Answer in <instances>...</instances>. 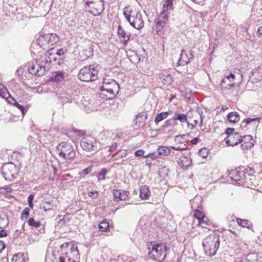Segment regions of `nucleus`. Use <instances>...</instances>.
I'll list each match as a JSON object with an SVG mask.
<instances>
[{"instance_id": "36", "label": "nucleus", "mask_w": 262, "mask_h": 262, "mask_svg": "<svg viewBox=\"0 0 262 262\" xmlns=\"http://www.w3.org/2000/svg\"><path fill=\"white\" fill-rule=\"evenodd\" d=\"M94 51V46L90 44L88 47L83 51L84 54L86 58H89L93 56Z\"/></svg>"}, {"instance_id": "26", "label": "nucleus", "mask_w": 262, "mask_h": 262, "mask_svg": "<svg viewBox=\"0 0 262 262\" xmlns=\"http://www.w3.org/2000/svg\"><path fill=\"white\" fill-rule=\"evenodd\" d=\"M227 119L230 122L235 123L239 120L240 117L237 112H232L228 114Z\"/></svg>"}, {"instance_id": "35", "label": "nucleus", "mask_w": 262, "mask_h": 262, "mask_svg": "<svg viewBox=\"0 0 262 262\" xmlns=\"http://www.w3.org/2000/svg\"><path fill=\"white\" fill-rule=\"evenodd\" d=\"M194 216L195 219V220L193 221V224H195V223L197 222V221H201L203 218H206L204 214L199 210H196L195 211Z\"/></svg>"}, {"instance_id": "17", "label": "nucleus", "mask_w": 262, "mask_h": 262, "mask_svg": "<svg viewBox=\"0 0 262 262\" xmlns=\"http://www.w3.org/2000/svg\"><path fill=\"white\" fill-rule=\"evenodd\" d=\"M102 85L108 89H112L115 92H119L120 86L119 84L114 79L104 78L103 79Z\"/></svg>"}, {"instance_id": "50", "label": "nucleus", "mask_w": 262, "mask_h": 262, "mask_svg": "<svg viewBox=\"0 0 262 262\" xmlns=\"http://www.w3.org/2000/svg\"><path fill=\"white\" fill-rule=\"evenodd\" d=\"M168 168L166 166H163L159 171L160 175L161 176V177H163L168 176Z\"/></svg>"}, {"instance_id": "34", "label": "nucleus", "mask_w": 262, "mask_h": 262, "mask_svg": "<svg viewBox=\"0 0 262 262\" xmlns=\"http://www.w3.org/2000/svg\"><path fill=\"white\" fill-rule=\"evenodd\" d=\"M259 118H249L244 119L242 123H241V127H246L247 125L254 122H256V123H258L259 121Z\"/></svg>"}, {"instance_id": "60", "label": "nucleus", "mask_w": 262, "mask_h": 262, "mask_svg": "<svg viewBox=\"0 0 262 262\" xmlns=\"http://www.w3.org/2000/svg\"><path fill=\"white\" fill-rule=\"evenodd\" d=\"M246 38L250 41H253L254 40V36L253 35H252V34H250L249 33L248 29H247L246 30Z\"/></svg>"}, {"instance_id": "14", "label": "nucleus", "mask_w": 262, "mask_h": 262, "mask_svg": "<svg viewBox=\"0 0 262 262\" xmlns=\"http://www.w3.org/2000/svg\"><path fill=\"white\" fill-rule=\"evenodd\" d=\"M241 148L243 150L250 149L254 145L255 141L251 135L242 136Z\"/></svg>"}, {"instance_id": "15", "label": "nucleus", "mask_w": 262, "mask_h": 262, "mask_svg": "<svg viewBox=\"0 0 262 262\" xmlns=\"http://www.w3.org/2000/svg\"><path fill=\"white\" fill-rule=\"evenodd\" d=\"M28 70L29 73L32 75H37L38 76H41L45 73V67L39 66L37 63H32L28 67Z\"/></svg>"}, {"instance_id": "10", "label": "nucleus", "mask_w": 262, "mask_h": 262, "mask_svg": "<svg viewBox=\"0 0 262 262\" xmlns=\"http://www.w3.org/2000/svg\"><path fill=\"white\" fill-rule=\"evenodd\" d=\"M193 52L189 50L186 52L185 50L182 49L180 58L177 62L178 66H184L190 63L194 58Z\"/></svg>"}, {"instance_id": "33", "label": "nucleus", "mask_w": 262, "mask_h": 262, "mask_svg": "<svg viewBox=\"0 0 262 262\" xmlns=\"http://www.w3.org/2000/svg\"><path fill=\"white\" fill-rule=\"evenodd\" d=\"M144 155V150L143 149H138L135 152V155L137 157L142 156L144 158L150 157L153 159L156 158V157L155 156V154L154 153H152V154L149 153L146 155Z\"/></svg>"}, {"instance_id": "45", "label": "nucleus", "mask_w": 262, "mask_h": 262, "mask_svg": "<svg viewBox=\"0 0 262 262\" xmlns=\"http://www.w3.org/2000/svg\"><path fill=\"white\" fill-rule=\"evenodd\" d=\"M24 256H25V254L24 253H18L13 256V257L12 258V262H20V260Z\"/></svg>"}, {"instance_id": "21", "label": "nucleus", "mask_w": 262, "mask_h": 262, "mask_svg": "<svg viewBox=\"0 0 262 262\" xmlns=\"http://www.w3.org/2000/svg\"><path fill=\"white\" fill-rule=\"evenodd\" d=\"M147 113L143 112L139 113L137 116L135 120V125L139 127H143L145 125V122L147 119Z\"/></svg>"}, {"instance_id": "59", "label": "nucleus", "mask_w": 262, "mask_h": 262, "mask_svg": "<svg viewBox=\"0 0 262 262\" xmlns=\"http://www.w3.org/2000/svg\"><path fill=\"white\" fill-rule=\"evenodd\" d=\"M64 220V222L67 223H69L71 219V214L69 213H67L62 218Z\"/></svg>"}, {"instance_id": "7", "label": "nucleus", "mask_w": 262, "mask_h": 262, "mask_svg": "<svg viewBox=\"0 0 262 262\" xmlns=\"http://www.w3.org/2000/svg\"><path fill=\"white\" fill-rule=\"evenodd\" d=\"M56 150L60 157L66 160L73 159L76 155V152L73 145L67 142H62L56 147Z\"/></svg>"}, {"instance_id": "9", "label": "nucleus", "mask_w": 262, "mask_h": 262, "mask_svg": "<svg viewBox=\"0 0 262 262\" xmlns=\"http://www.w3.org/2000/svg\"><path fill=\"white\" fill-rule=\"evenodd\" d=\"M244 167H239L230 171L229 176L232 180L239 185H243L246 182V177L244 172Z\"/></svg>"}, {"instance_id": "2", "label": "nucleus", "mask_w": 262, "mask_h": 262, "mask_svg": "<svg viewBox=\"0 0 262 262\" xmlns=\"http://www.w3.org/2000/svg\"><path fill=\"white\" fill-rule=\"evenodd\" d=\"M123 14L130 26L137 30H140L144 25L141 12L135 8H125Z\"/></svg>"}, {"instance_id": "56", "label": "nucleus", "mask_w": 262, "mask_h": 262, "mask_svg": "<svg viewBox=\"0 0 262 262\" xmlns=\"http://www.w3.org/2000/svg\"><path fill=\"white\" fill-rule=\"evenodd\" d=\"M92 170V167L91 166H89L86 168L83 169L81 172V174H83L84 175H87L90 173Z\"/></svg>"}, {"instance_id": "1", "label": "nucleus", "mask_w": 262, "mask_h": 262, "mask_svg": "<svg viewBox=\"0 0 262 262\" xmlns=\"http://www.w3.org/2000/svg\"><path fill=\"white\" fill-rule=\"evenodd\" d=\"M59 262H76L80 258L77 246L73 243H64L60 246Z\"/></svg>"}, {"instance_id": "25", "label": "nucleus", "mask_w": 262, "mask_h": 262, "mask_svg": "<svg viewBox=\"0 0 262 262\" xmlns=\"http://www.w3.org/2000/svg\"><path fill=\"white\" fill-rule=\"evenodd\" d=\"M150 195L149 187L146 185L142 186L140 189V197L142 200H147Z\"/></svg>"}, {"instance_id": "31", "label": "nucleus", "mask_w": 262, "mask_h": 262, "mask_svg": "<svg viewBox=\"0 0 262 262\" xmlns=\"http://www.w3.org/2000/svg\"><path fill=\"white\" fill-rule=\"evenodd\" d=\"M158 154L160 156H166L169 155L170 149L165 146H160L158 148Z\"/></svg>"}, {"instance_id": "42", "label": "nucleus", "mask_w": 262, "mask_h": 262, "mask_svg": "<svg viewBox=\"0 0 262 262\" xmlns=\"http://www.w3.org/2000/svg\"><path fill=\"white\" fill-rule=\"evenodd\" d=\"M167 12L168 11H164V10H163V11L161 12L158 19L160 20L161 19V20H162L166 23L168 18V16L167 14Z\"/></svg>"}, {"instance_id": "47", "label": "nucleus", "mask_w": 262, "mask_h": 262, "mask_svg": "<svg viewBox=\"0 0 262 262\" xmlns=\"http://www.w3.org/2000/svg\"><path fill=\"white\" fill-rule=\"evenodd\" d=\"M209 150L205 147L200 149L199 151V155L203 158H206L208 155Z\"/></svg>"}, {"instance_id": "11", "label": "nucleus", "mask_w": 262, "mask_h": 262, "mask_svg": "<svg viewBox=\"0 0 262 262\" xmlns=\"http://www.w3.org/2000/svg\"><path fill=\"white\" fill-rule=\"evenodd\" d=\"M98 3H91L86 5L85 9L94 16H99L104 9V2H101V6L99 7Z\"/></svg>"}, {"instance_id": "44", "label": "nucleus", "mask_w": 262, "mask_h": 262, "mask_svg": "<svg viewBox=\"0 0 262 262\" xmlns=\"http://www.w3.org/2000/svg\"><path fill=\"white\" fill-rule=\"evenodd\" d=\"M177 125V123L173 119V117L171 119H167L163 125V127L165 128L169 127L170 126H174Z\"/></svg>"}, {"instance_id": "49", "label": "nucleus", "mask_w": 262, "mask_h": 262, "mask_svg": "<svg viewBox=\"0 0 262 262\" xmlns=\"http://www.w3.org/2000/svg\"><path fill=\"white\" fill-rule=\"evenodd\" d=\"M122 192V190H113V195L114 198V201L116 202H118L120 200V198H121V193Z\"/></svg>"}, {"instance_id": "3", "label": "nucleus", "mask_w": 262, "mask_h": 262, "mask_svg": "<svg viewBox=\"0 0 262 262\" xmlns=\"http://www.w3.org/2000/svg\"><path fill=\"white\" fill-rule=\"evenodd\" d=\"M101 67L97 64L85 66L82 68L78 74V78L82 81L92 82L98 79V71Z\"/></svg>"}, {"instance_id": "58", "label": "nucleus", "mask_w": 262, "mask_h": 262, "mask_svg": "<svg viewBox=\"0 0 262 262\" xmlns=\"http://www.w3.org/2000/svg\"><path fill=\"white\" fill-rule=\"evenodd\" d=\"M101 2H103V0H87V2L86 3V5L91 4V3H98V6L100 7L101 6Z\"/></svg>"}, {"instance_id": "16", "label": "nucleus", "mask_w": 262, "mask_h": 262, "mask_svg": "<svg viewBox=\"0 0 262 262\" xmlns=\"http://www.w3.org/2000/svg\"><path fill=\"white\" fill-rule=\"evenodd\" d=\"M242 140V136L238 133H235L234 135H231L227 137L225 139V141L227 144L229 146H233L241 143Z\"/></svg>"}, {"instance_id": "54", "label": "nucleus", "mask_w": 262, "mask_h": 262, "mask_svg": "<svg viewBox=\"0 0 262 262\" xmlns=\"http://www.w3.org/2000/svg\"><path fill=\"white\" fill-rule=\"evenodd\" d=\"M129 193L128 191H126L122 190V192L121 193V198H120V200H125L127 198H128Z\"/></svg>"}, {"instance_id": "41", "label": "nucleus", "mask_w": 262, "mask_h": 262, "mask_svg": "<svg viewBox=\"0 0 262 262\" xmlns=\"http://www.w3.org/2000/svg\"><path fill=\"white\" fill-rule=\"evenodd\" d=\"M28 224L31 227H38L40 226L39 221H35L33 218H30L28 221Z\"/></svg>"}, {"instance_id": "40", "label": "nucleus", "mask_w": 262, "mask_h": 262, "mask_svg": "<svg viewBox=\"0 0 262 262\" xmlns=\"http://www.w3.org/2000/svg\"><path fill=\"white\" fill-rule=\"evenodd\" d=\"M166 23L164 21L161 20V19H157V21L156 25V29L157 32H159L162 30L164 27Z\"/></svg>"}, {"instance_id": "39", "label": "nucleus", "mask_w": 262, "mask_h": 262, "mask_svg": "<svg viewBox=\"0 0 262 262\" xmlns=\"http://www.w3.org/2000/svg\"><path fill=\"white\" fill-rule=\"evenodd\" d=\"M181 93L184 97L190 100L192 94V92L189 89H186L184 90H181Z\"/></svg>"}, {"instance_id": "13", "label": "nucleus", "mask_w": 262, "mask_h": 262, "mask_svg": "<svg viewBox=\"0 0 262 262\" xmlns=\"http://www.w3.org/2000/svg\"><path fill=\"white\" fill-rule=\"evenodd\" d=\"M37 43L43 49H52V47H50L49 41H48V34H45L40 32L39 37L37 39Z\"/></svg>"}, {"instance_id": "53", "label": "nucleus", "mask_w": 262, "mask_h": 262, "mask_svg": "<svg viewBox=\"0 0 262 262\" xmlns=\"http://www.w3.org/2000/svg\"><path fill=\"white\" fill-rule=\"evenodd\" d=\"M205 218H203L201 221H197V222L195 223V224L193 225L205 227V226L208 225L207 222L205 220Z\"/></svg>"}, {"instance_id": "8", "label": "nucleus", "mask_w": 262, "mask_h": 262, "mask_svg": "<svg viewBox=\"0 0 262 262\" xmlns=\"http://www.w3.org/2000/svg\"><path fill=\"white\" fill-rule=\"evenodd\" d=\"M80 144L82 149L86 151L96 152L99 149L97 140L91 136L83 137Z\"/></svg>"}, {"instance_id": "57", "label": "nucleus", "mask_w": 262, "mask_h": 262, "mask_svg": "<svg viewBox=\"0 0 262 262\" xmlns=\"http://www.w3.org/2000/svg\"><path fill=\"white\" fill-rule=\"evenodd\" d=\"M234 129L232 128H227L226 130L225 134L227 135V137L231 135H234L235 132H234Z\"/></svg>"}, {"instance_id": "55", "label": "nucleus", "mask_w": 262, "mask_h": 262, "mask_svg": "<svg viewBox=\"0 0 262 262\" xmlns=\"http://www.w3.org/2000/svg\"><path fill=\"white\" fill-rule=\"evenodd\" d=\"M88 195L92 199H96L99 196V192L97 191H90L89 192Z\"/></svg>"}, {"instance_id": "19", "label": "nucleus", "mask_w": 262, "mask_h": 262, "mask_svg": "<svg viewBox=\"0 0 262 262\" xmlns=\"http://www.w3.org/2000/svg\"><path fill=\"white\" fill-rule=\"evenodd\" d=\"M159 78L163 84L170 85L173 82V78L166 71H162L159 74Z\"/></svg>"}, {"instance_id": "6", "label": "nucleus", "mask_w": 262, "mask_h": 262, "mask_svg": "<svg viewBox=\"0 0 262 262\" xmlns=\"http://www.w3.org/2000/svg\"><path fill=\"white\" fill-rule=\"evenodd\" d=\"M1 174L6 181L12 182L15 180L19 172V168L12 162L5 163L1 169Z\"/></svg>"}, {"instance_id": "4", "label": "nucleus", "mask_w": 262, "mask_h": 262, "mask_svg": "<svg viewBox=\"0 0 262 262\" xmlns=\"http://www.w3.org/2000/svg\"><path fill=\"white\" fill-rule=\"evenodd\" d=\"M220 243V237L217 234H213L208 236L203 241L202 243L205 254L210 256L215 255Z\"/></svg>"}, {"instance_id": "61", "label": "nucleus", "mask_w": 262, "mask_h": 262, "mask_svg": "<svg viewBox=\"0 0 262 262\" xmlns=\"http://www.w3.org/2000/svg\"><path fill=\"white\" fill-rule=\"evenodd\" d=\"M117 144L116 142H114L112 144V145L108 149V151L112 152L115 151L117 149Z\"/></svg>"}, {"instance_id": "28", "label": "nucleus", "mask_w": 262, "mask_h": 262, "mask_svg": "<svg viewBox=\"0 0 262 262\" xmlns=\"http://www.w3.org/2000/svg\"><path fill=\"white\" fill-rule=\"evenodd\" d=\"M173 119L174 121L179 120L181 123L187 122V116L184 114L175 113L173 116Z\"/></svg>"}, {"instance_id": "20", "label": "nucleus", "mask_w": 262, "mask_h": 262, "mask_svg": "<svg viewBox=\"0 0 262 262\" xmlns=\"http://www.w3.org/2000/svg\"><path fill=\"white\" fill-rule=\"evenodd\" d=\"M8 97H7V101L9 104H12L13 106H15L16 108L19 110L21 113L22 116L24 117L25 114H26L27 110L21 104H19L15 99L12 97L9 93H8Z\"/></svg>"}, {"instance_id": "52", "label": "nucleus", "mask_w": 262, "mask_h": 262, "mask_svg": "<svg viewBox=\"0 0 262 262\" xmlns=\"http://www.w3.org/2000/svg\"><path fill=\"white\" fill-rule=\"evenodd\" d=\"M60 98L62 100V102L63 103H67L68 102H69L70 101V98L69 97V95H67L66 94H61L59 96Z\"/></svg>"}, {"instance_id": "24", "label": "nucleus", "mask_w": 262, "mask_h": 262, "mask_svg": "<svg viewBox=\"0 0 262 262\" xmlns=\"http://www.w3.org/2000/svg\"><path fill=\"white\" fill-rule=\"evenodd\" d=\"M64 78V73L62 71H57L52 73V75L50 77V81L59 83Z\"/></svg>"}, {"instance_id": "5", "label": "nucleus", "mask_w": 262, "mask_h": 262, "mask_svg": "<svg viewBox=\"0 0 262 262\" xmlns=\"http://www.w3.org/2000/svg\"><path fill=\"white\" fill-rule=\"evenodd\" d=\"M148 255L152 259L162 262L166 255V252L169 249L164 244H155L149 248Z\"/></svg>"}, {"instance_id": "51", "label": "nucleus", "mask_w": 262, "mask_h": 262, "mask_svg": "<svg viewBox=\"0 0 262 262\" xmlns=\"http://www.w3.org/2000/svg\"><path fill=\"white\" fill-rule=\"evenodd\" d=\"M244 172H245L246 178H247V176L249 177L252 176L255 172V170L253 167H244Z\"/></svg>"}, {"instance_id": "29", "label": "nucleus", "mask_w": 262, "mask_h": 262, "mask_svg": "<svg viewBox=\"0 0 262 262\" xmlns=\"http://www.w3.org/2000/svg\"><path fill=\"white\" fill-rule=\"evenodd\" d=\"M169 115L168 112H162L157 114L155 119V122L156 124H158L160 122L166 119Z\"/></svg>"}, {"instance_id": "22", "label": "nucleus", "mask_w": 262, "mask_h": 262, "mask_svg": "<svg viewBox=\"0 0 262 262\" xmlns=\"http://www.w3.org/2000/svg\"><path fill=\"white\" fill-rule=\"evenodd\" d=\"M235 78L234 74L231 73L228 76H225L221 81V85L222 87L227 88L226 85L229 86L230 88L233 87L235 83L232 81Z\"/></svg>"}, {"instance_id": "64", "label": "nucleus", "mask_w": 262, "mask_h": 262, "mask_svg": "<svg viewBox=\"0 0 262 262\" xmlns=\"http://www.w3.org/2000/svg\"><path fill=\"white\" fill-rule=\"evenodd\" d=\"M6 248V245L4 242L2 240H0V253H1Z\"/></svg>"}, {"instance_id": "62", "label": "nucleus", "mask_w": 262, "mask_h": 262, "mask_svg": "<svg viewBox=\"0 0 262 262\" xmlns=\"http://www.w3.org/2000/svg\"><path fill=\"white\" fill-rule=\"evenodd\" d=\"M64 53H65V52H64L63 49H60L57 50L56 53L54 54L55 55V56H59L61 57V56L63 55Z\"/></svg>"}, {"instance_id": "38", "label": "nucleus", "mask_w": 262, "mask_h": 262, "mask_svg": "<svg viewBox=\"0 0 262 262\" xmlns=\"http://www.w3.org/2000/svg\"><path fill=\"white\" fill-rule=\"evenodd\" d=\"M163 8L164 11H168L172 9V0H163Z\"/></svg>"}, {"instance_id": "30", "label": "nucleus", "mask_w": 262, "mask_h": 262, "mask_svg": "<svg viewBox=\"0 0 262 262\" xmlns=\"http://www.w3.org/2000/svg\"><path fill=\"white\" fill-rule=\"evenodd\" d=\"M237 222L239 226L242 227L250 229L252 228V225L251 222L247 220H243L241 219H237Z\"/></svg>"}, {"instance_id": "48", "label": "nucleus", "mask_w": 262, "mask_h": 262, "mask_svg": "<svg viewBox=\"0 0 262 262\" xmlns=\"http://www.w3.org/2000/svg\"><path fill=\"white\" fill-rule=\"evenodd\" d=\"M106 173V169L105 168L102 169L101 171L98 173V181L104 180L105 179V177Z\"/></svg>"}, {"instance_id": "37", "label": "nucleus", "mask_w": 262, "mask_h": 262, "mask_svg": "<svg viewBox=\"0 0 262 262\" xmlns=\"http://www.w3.org/2000/svg\"><path fill=\"white\" fill-rule=\"evenodd\" d=\"M40 208L43 209L45 211L47 212L53 209V205L50 204V201H44L41 204Z\"/></svg>"}, {"instance_id": "12", "label": "nucleus", "mask_w": 262, "mask_h": 262, "mask_svg": "<svg viewBox=\"0 0 262 262\" xmlns=\"http://www.w3.org/2000/svg\"><path fill=\"white\" fill-rule=\"evenodd\" d=\"M99 90L100 91V97L106 100L113 99L118 93V92H115L113 90L108 89L102 85L99 87Z\"/></svg>"}, {"instance_id": "32", "label": "nucleus", "mask_w": 262, "mask_h": 262, "mask_svg": "<svg viewBox=\"0 0 262 262\" xmlns=\"http://www.w3.org/2000/svg\"><path fill=\"white\" fill-rule=\"evenodd\" d=\"M9 224L8 217L6 215H0V228L4 229Z\"/></svg>"}, {"instance_id": "23", "label": "nucleus", "mask_w": 262, "mask_h": 262, "mask_svg": "<svg viewBox=\"0 0 262 262\" xmlns=\"http://www.w3.org/2000/svg\"><path fill=\"white\" fill-rule=\"evenodd\" d=\"M45 62L46 63L55 62L58 65H61L63 63L64 60L61 56H55L54 53H50L49 56L45 58Z\"/></svg>"}, {"instance_id": "43", "label": "nucleus", "mask_w": 262, "mask_h": 262, "mask_svg": "<svg viewBox=\"0 0 262 262\" xmlns=\"http://www.w3.org/2000/svg\"><path fill=\"white\" fill-rule=\"evenodd\" d=\"M109 228L108 223L105 221H102L99 224V228L101 231H106Z\"/></svg>"}, {"instance_id": "18", "label": "nucleus", "mask_w": 262, "mask_h": 262, "mask_svg": "<svg viewBox=\"0 0 262 262\" xmlns=\"http://www.w3.org/2000/svg\"><path fill=\"white\" fill-rule=\"evenodd\" d=\"M117 33L119 38L121 39V42L123 45H126L129 40L130 37V33L125 31L122 27L119 25L118 27Z\"/></svg>"}, {"instance_id": "63", "label": "nucleus", "mask_w": 262, "mask_h": 262, "mask_svg": "<svg viewBox=\"0 0 262 262\" xmlns=\"http://www.w3.org/2000/svg\"><path fill=\"white\" fill-rule=\"evenodd\" d=\"M8 235L7 232L4 229L0 230V238L6 237Z\"/></svg>"}, {"instance_id": "46", "label": "nucleus", "mask_w": 262, "mask_h": 262, "mask_svg": "<svg viewBox=\"0 0 262 262\" xmlns=\"http://www.w3.org/2000/svg\"><path fill=\"white\" fill-rule=\"evenodd\" d=\"M30 209L28 207H26L22 211L21 214V219L23 221L26 220L29 216Z\"/></svg>"}, {"instance_id": "27", "label": "nucleus", "mask_w": 262, "mask_h": 262, "mask_svg": "<svg viewBox=\"0 0 262 262\" xmlns=\"http://www.w3.org/2000/svg\"><path fill=\"white\" fill-rule=\"evenodd\" d=\"M48 41H49L50 47L57 43L59 41L58 36L55 33H48Z\"/></svg>"}]
</instances>
